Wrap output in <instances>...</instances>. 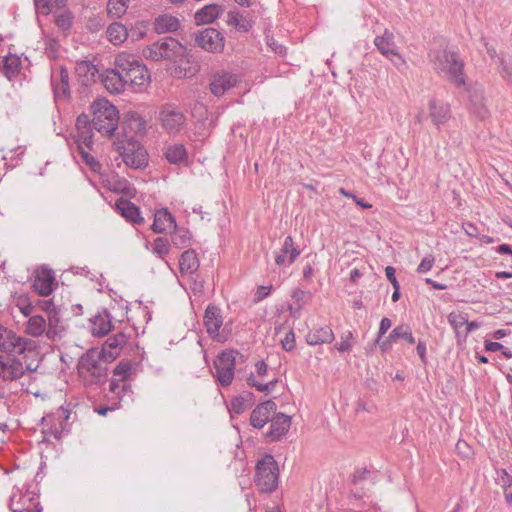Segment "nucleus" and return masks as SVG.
Returning <instances> with one entry per match:
<instances>
[{
    "label": "nucleus",
    "mask_w": 512,
    "mask_h": 512,
    "mask_svg": "<svg viewBox=\"0 0 512 512\" xmlns=\"http://www.w3.org/2000/svg\"><path fill=\"white\" fill-rule=\"evenodd\" d=\"M132 366L129 361H120L113 370V377L118 379L120 383H128L127 380L130 377Z\"/></svg>",
    "instance_id": "obj_46"
},
{
    "label": "nucleus",
    "mask_w": 512,
    "mask_h": 512,
    "mask_svg": "<svg viewBox=\"0 0 512 512\" xmlns=\"http://www.w3.org/2000/svg\"><path fill=\"white\" fill-rule=\"evenodd\" d=\"M46 326V320L42 315H34L29 318L26 331L29 335L38 337L46 331Z\"/></svg>",
    "instance_id": "obj_39"
},
{
    "label": "nucleus",
    "mask_w": 512,
    "mask_h": 512,
    "mask_svg": "<svg viewBox=\"0 0 512 512\" xmlns=\"http://www.w3.org/2000/svg\"><path fill=\"white\" fill-rule=\"evenodd\" d=\"M500 74L508 83H512V56L498 58Z\"/></svg>",
    "instance_id": "obj_52"
},
{
    "label": "nucleus",
    "mask_w": 512,
    "mask_h": 512,
    "mask_svg": "<svg viewBox=\"0 0 512 512\" xmlns=\"http://www.w3.org/2000/svg\"><path fill=\"white\" fill-rule=\"evenodd\" d=\"M237 83L235 75L229 72H222L214 75L210 83V91L213 95L220 97Z\"/></svg>",
    "instance_id": "obj_23"
},
{
    "label": "nucleus",
    "mask_w": 512,
    "mask_h": 512,
    "mask_svg": "<svg viewBox=\"0 0 512 512\" xmlns=\"http://www.w3.org/2000/svg\"><path fill=\"white\" fill-rule=\"evenodd\" d=\"M165 157L171 164H180L187 160V150L183 144H173L167 147Z\"/></svg>",
    "instance_id": "obj_38"
},
{
    "label": "nucleus",
    "mask_w": 512,
    "mask_h": 512,
    "mask_svg": "<svg viewBox=\"0 0 512 512\" xmlns=\"http://www.w3.org/2000/svg\"><path fill=\"white\" fill-rule=\"evenodd\" d=\"M14 303L26 317L30 316L34 311V300L27 294H15Z\"/></svg>",
    "instance_id": "obj_44"
},
{
    "label": "nucleus",
    "mask_w": 512,
    "mask_h": 512,
    "mask_svg": "<svg viewBox=\"0 0 512 512\" xmlns=\"http://www.w3.org/2000/svg\"><path fill=\"white\" fill-rule=\"evenodd\" d=\"M107 38L113 45H120L129 37L127 27L120 22L111 23L106 30Z\"/></svg>",
    "instance_id": "obj_33"
},
{
    "label": "nucleus",
    "mask_w": 512,
    "mask_h": 512,
    "mask_svg": "<svg viewBox=\"0 0 512 512\" xmlns=\"http://www.w3.org/2000/svg\"><path fill=\"white\" fill-rule=\"evenodd\" d=\"M112 329V321L110 313L103 310L91 318V333L93 336L103 337L107 335Z\"/></svg>",
    "instance_id": "obj_29"
},
{
    "label": "nucleus",
    "mask_w": 512,
    "mask_h": 512,
    "mask_svg": "<svg viewBox=\"0 0 512 512\" xmlns=\"http://www.w3.org/2000/svg\"><path fill=\"white\" fill-rule=\"evenodd\" d=\"M158 42L161 45L162 60L176 62L186 55V47L173 37H164Z\"/></svg>",
    "instance_id": "obj_19"
},
{
    "label": "nucleus",
    "mask_w": 512,
    "mask_h": 512,
    "mask_svg": "<svg viewBox=\"0 0 512 512\" xmlns=\"http://www.w3.org/2000/svg\"><path fill=\"white\" fill-rule=\"evenodd\" d=\"M109 394L108 401L115 403L118 408L122 404H129L133 402V390L130 383H120L118 379L111 378L109 381Z\"/></svg>",
    "instance_id": "obj_15"
},
{
    "label": "nucleus",
    "mask_w": 512,
    "mask_h": 512,
    "mask_svg": "<svg viewBox=\"0 0 512 512\" xmlns=\"http://www.w3.org/2000/svg\"><path fill=\"white\" fill-rule=\"evenodd\" d=\"M399 339H403L411 345L416 342L412 329L408 324L398 325L390 332V340L397 341Z\"/></svg>",
    "instance_id": "obj_43"
},
{
    "label": "nucleus",
    "mask_w": 512,
    "mask_h": 512,
    "mask_svg": "<svg viewBox=\"0 0 512 512\" xmlns=\"http://www.w3.org/2000/svg\"><path fill=\"white\" fill-rule=\"evenodd\" d=\"M429 59L435 72L457 88H466L464 61L455 51L447 48L432 50Z\"/></svg>",
    "instance_id": "obj_1"
},
{
    "label": "nucleus",
    "mask_w": 512,
    "mask_h": 512,
    "mask_svg": "<svg viewBox=\"0 0 512 512\" xmlns=\"http://www.w3.org/2000/svg\"><path fill=\"white\" fill-rule=\"evenodd\" d=\"M115 146L125 165L133 169H142L148 165L147 151L134 138L118 139Z\"/></svg>",
    "instance_id": "obj_8"
},
{
    "label": "nucleus",
    "mask_w": 512,
    "mask_h": 512,
    "mask_svg": "<svg viewBox=\"0 0 512 512\" xmlns=\"http://www.w3.org/2000/svg\"><path fill=\"white\" fill-rule=\"evenodd\" d=\"M353 333L351 331H347L341 335V342L335 346V348L340 352H349L353 348Z\"/></svg>",
    "instance_id": "obj_55"
},
{
    "label": "nucleus",
    "mask_w": 512,
    "mask_h": 512,
    "mask_svg": "<svg viewBox=\"0 0 512 512\" xmlns=\"http://www.w3.org/2000/svg\"><path fill=\"white\" fill-rule=\"evenodd\" d=\"M334 339V332L329 325L313 326L306 335V342L310 346L328 344Z\"/></svg>",
    "instance_id": "obj_24"
},
{
    "label": "nucleus",
    "mask_w": 512,
    "mask_h": 512,
    "mask_svg": "<svg viewBox=\"0 0 512 512\" xmlns=\"http://www.w3.org/2000/svg\"><path fill=\"white\" fill-rule=\"evenodd\" d=\"M116 208L121 216L132 224L140 225L144 223V218L141 216L139 207L131 201L120 199L116 202Z\"/></svg>",
    "instance_id": "obj_28"
},
{
    "label": "nucleus",
    "mask_w": 512,
    "mask_h": 512,
    "mask_svg": "<svg viewBox=\"0 0 512 512\" xmlns=\"http://www.w3.org/2000/svg\"><path fill=\"white\" fill-rule=\"evenodd\" d=\"M374 45L377 47L378 51L383 55L387 56L390 51H393L397 48L394 35L392 32L387 29L380 36H376L374 39Z\"/></svg>",
    "instance_id": "obj_36"
},
{
    "label": "nucleus",
    "mask_w": 512,
    "mask_h": 512,
    "mask_svg": "<svg viewBox=\"0 0 512 512\" xmlns=\"http://www.w3.org/2000/svg\"><path fill=\"white\" fill-rule=\"evenodd\" d=\"M128 33L133 41H138L145 37L146 29L142 23H137L135 26L131 27L130 30H128Z\"/></svg>",
    "instance_id": "obj_62"
},
{
    "label": "nucleus",
    "mask_w": 512,
    "mask_h": 512,
    "mask_svg": "<svg viewBox=\"0 0 512 512\" xmlns=\"http://www.w3.org/2000/svg\"><path fill=\"white\" fill-rule=\"evenodd\" d=\"M128 339L129 336L126 333L118 332L113 336H110L99 350H104L105 354H115L117 358L119 355V349L127 343Z\"/></svg>",
    "instance_id": "obj_34"
},
{
    "label": "nucleus",
    "mask_w": 512,
    "mask_h": 512,
    "mask_svg": "<svg viewBox=\"0 0 512 512\" xmlns=\"http://www.w3.org/2000/svg\"><path fill=\"white\" fill-rule=\"evenodd\" d=\"M236 356L234 351H223L214 360V377L223 387L231 385L235 374Z\"/></svg>",
    "instance_id": "obj_11"
},
{
    "label": "nucleus",
    "mask_w": 512,
    "mask_h": 512,
    "mask_svg": "<svg viewBox=\"0 0 512 512\" xmlns=\"http://www.w3.org/2000/svg\"><path fill=\"white\" fill-rule=\"evenodd\" d=\"M102 83L107 91L112 94L122 93L126 88V83L119 67L107 69L101 75Z\"/></svg>",
    "instance_id": "obj_20"
},
{
    "label": "nucleus",
    "mask_w": 512,
    "mask_h": 512,
    "mask_svg": "<svg viewBox=\"0 0 512 512\" xmlns=\"http://www.w3.org/2000/svg\"><path fill=\"white\" fill-rule=\"evenodd\" d=\"M448 323L455 331L458 342H461L462 335L460 329L467 323V314L462 312H451L447 316Z\"/></svg>",
    "instance_id": "obj_41"
},
{
    "label": "nucleus",
    "mask_w": 512,
    "mask_h": 512,
    "mask_svg": "<svg viewBox=\"0 0 512 512\" xmlns=\"http://www.w3.org/2000/svg\"><path fill=\"white\" fill-rule=\"evenodd\" d=\"M372 472L368 470L367 468H361L354 472L352 476V483L353 485H362L363 482L370 479L371 484H374V479L371 478Z\"/></svg>",
    "instance_id": "obj_57"
},
{
    "label": "nucleus",
    "mask_w": 512,
    "mask_h": 512,
    "mask_svg": "<svg viewBox=\"0 0 512 512\" xmlns=\"http://www.w3.org/2000/svg\"><path fill=\"white\" fill-rule=\"evenodd\" d=\"M301 251L295 246L292 236H286L280 252L275 256V263L278 266H290L299 257Z\"/></svg>",
    "instance_id": "obj_21"
},
{
    "label": "nucleus",
    "mask_w": 512,
    "mask_h": 512,
    "mask_svg": "<svg viewBox=\"0 0 512 512\" xmlns=\"http://www.w3.org/2000/svg\"><path fill=\"white\" fill-rule=\"evenodd\" d=\"M76 72L78 76L85 77L87 81L92 80L98 72L96 66L89 61H82L77 64Z\"/></svg>",
    "instance_id": "obj_50"
},
{
    "label": "nucleus",
    "mask_w": 512,
    "mask_h": 512,
    "mask_svg": "<svg viewBox=\"0 0 512 512\" xmlns=\"http://www.w3.org/2000/svg\"><path fill=\"white\" fill-rule=\"evenodd\" d=\"M246 382L250 387H254L258 392H272L278 382L277 378L272 379L267 383H262L256 379V376L251 373L247 378Z\"/></svg>",
    "instance_id": "obj_45"
},
{
    "label": "nucleus",
    "mask_w": 512,
    "mask_h": 512,
    "mask_svg": "<svg viewBox=\"0 0 512 512\" xmlns=\"http://www.w3.org/2000/svg\"><path fill=\"white\" fill-rule=\"evenodd\" d=\"M226 23L229 26H233L239 32L247 33L253 28L255 19L250 13L244 14L237 8H234L228 11Z\"/></svg>",
    "instance_id": "obj_22"
},
{
    "label": "nucleus",
    "mask_w": 512,
    "mask_h": 512,
    "mask_svg": "<svg viewBox=\"0 0 512 512\" xmlns=\"http://www.w3.org/2000/svg\"><path fill=\"white\" fill-rule=\"evenodd\" d=\"M161 127L170 136L180 134L186 127L187 118L184 112L174 104H165L159 111Z\"/></svg>",
    "instance_id": "obj_10"
},
{
    "label": "nucleus",
    "mask_w": 512,
    "mask_h": 512,
    "mask_svg": "<svg viewBox=\"0 0 512 512\" xmlns=\"http://www.w3.org/2000/svg\"><path fill=\"white\" fill-rule=\"evenodd\" d=\"M281 345H282V348L287 352L294 350L295 345H296V340H295V333L292 329L289 330L286 333L285 337L281 340Z\"/></svg>",
    "instance_id": "obj_61"
},
{
    "label": "nucleus",
    "mask_w": 512,
    "mask_h": 512,
    "mask_svg": "<svg viewBox=\"0 0 512 512\" xmlns=\"http://www.w3.org/2000/svg\"><path fill=\"white\" fill-rule=\"evenodd\" d=\"M291 417L284 413H274L270 419V427L266 432V438L269 442L279 441L290 429Z\"/></svg>",
    "instance_id": "obj_16"
},
{
    "label": "nucleus",
    "mask_w": 512,
    "mask_h": 512,
    "mask_svg": "<svg viewBox=\"0 0 512 512\" xmlns=\"http://www.w3.org/2000/svg\"><path fill=\"white\" fill-rule=\"evenodd\" d=\"M495 483L499 485L503 491L512 490V475L505 468L495 469Z\"/></svg>",
    "instance_id": "obj_49"
},
{
    "label": "nucleus",
    "mask_w": 512,
    "mask_h": 512,
    "mask_svg": "<svg viewBox=\"0 0 512 512\" xmlns=\"http://www.w3.org/2000/svg\"><path fill=\"white\" fill-rule=\"evenodd\" d=\"M115 359V354H105L104 350H99L97 347L90 348L78 361L79 374L92 377V383H105L108 379V364Z\"/></svg>",
    "instance_id": "obj_2"
},
{
    "label": "nucleus",
    "mask_w": 512,
    "mask_h": 512,
    "mask_svg": "<svg viewBox=\"0 0 512 512\" xmlns=\"http://www.w3.org/2000/svg\"><path fill=\"white\" fill-rule=\"evenodd\" d=\"M93 136V130H85V132L77 133L75 142L78 151H81V148L90 150L93 145Z\"/></svg>",
    "instance_id": "obj_51"
},
{
    "label": "nucleus",
    "mask_w": 512,
    "mask_h": 512,
    "mask_svg": "<svg viewBox=\"0 0 512 512\" xmlns=\"http://www.w3.org/2000/svg\"><path fill=\"white\" fill-rule=\"evenodd\" d=\"M129 7V0H108L107 13L111 18L123 17Z\"/></svg>",
    "instance_id": "obj_42"
},
{
    "label": "nucleus",
    "mask_w": 512,
    "mask_h": 512,
    "mask_svg": "<svg viewBox=\"0 0 512 512\" xmlns=\"http://www.w3.org/2000/svg\"><path fill=\"white\" fill-rule=\"evenodd\" d=\"M175 217L168 211L167 208L156 210L154 213V221L151 229L155 233H165L168 230L176 228Z\"/></svg>",
    "instance_id": "obj_25"
},
{
    "label": "nucleus",
    "mask_w": 512,
    "mask_h": 512,
    "mask_svg": "<svg viewBox=\"0 0 512 512\" xmlns=\"http://www.w3.org/2000/svg\"><path fill=\"white\" fill-rule=\"evenodd\" d=\"M51 86L56 102L70 99L69 73L65 66L60 65L58 71L52 73Z\"/></svg>",
    "instance_id": "obj_14"
},
{
    "label": "nucleus",
    "mask_w": 512,
    "mask_h": 512,
    "mask_svg": "<svg viewBox=\"0 0 512 512\" xmlns=\"http://www.w3.org/2000/svg\"><path fill=\"white\" fill-rule=\"evenodd\" d=\"M429 115L432 122L440 127L451 117L450 106L447 103L432 99L429 102Z\"/></svg>",
    "instance_id": "obj_26"
},
{
    "label": "nucleus",
    "mask_w": 512,
    "mask_h": 512,
    "mask_svg": "<svg viewBox=\"0 0 512 512\" xmlns=\"http://www.w3.org/2000/svg\"><path fill=\"white\" fill-rule=\"evenodd\" d=\"M291 298L296 302V305L302 304V307H304V305L311 300L312 294L309 291L297 287L292 290Z\"/></svg>",
    "instance_id": "obj_56"
},
{
    "label": "nucleus",
    "mask_w": 512,
    "mask_h": 512,
    "mask_svg": "<svg viewBox=\"0 0 512 512\" xmlns=\"http://www.w3.org/2000/svg\"><path fill=\"white\" fill-rule=\"evenodd\" d=\"M55 282L54 272L46 267L36 271L32 287L40 296H48L53 291Z\"/></svg>",
    "instance_id": "obj_18"
},
{
    "label": "nucleus",
    "mask_w": 512,
    "mask_h": 512,
    "mask_svg": "<svg viewBox=\"0 0 512 512\" xmlns=\"http://www.w3.org/2000/svg\"><path fill=\"white\" fill-rule=\"evenodd\" d=\"M79 154L83 162L93 171L98 172L101 169V164L89 153V150L81 148Z\"/></svg>",
    "instance_id": "obj_58"
},
{
    "label": "nucleus",
    "mask_w": 512,
    "mask_h": 512,
    "mask_svg": "<svg viewBox=\"0 0 512 512\" xmlns=\"http://www.w3.org/2000/svg\"><path fill=\"white\" fill-rule=\"evenodd\" d=\"M481 99L482 98L480 97L478 102L475 101L472 103L471 110L478 118L483 120L489 116V111L485 105H483Z\"/></svg>",
    "instance_id": "obj_63"
},
{
    "label": "nucleus",
    "mask_w": 512,
    "mask_h": 512,
    "mask_svg": "<svg viewBox=\"0 0 512 512\" xmlns=\"http://www.w3.org/2000/svg\"><path fill=\"white\" fill-rule=\"evenodd\" d=\"M38 368L37 357H20L17 352L0 353V378L3 381H14L26 372H34Z\"/></svg>",
    "instance_id": "obj_5"
},
{
    "label": "nucleus",
    "mask_w": 512,
    "mask_h": 512,
    "mask_svg": "<svg viewBox=\"0 0 512 512\" xmlns=\"http://www.w3.org/2000/svg\"><path fill=\"white\" fill-rule=\"evenodd\" d=\"M254 403V394L249 391H244L240 395L234 397L230 402V411L235 414H242L245 410L250 408Z\"/></svg>",
    "instance_id": "obj_35"
},
{
    "label": "nucleus",
    "mask_w": 512,
    "mask_h": 512,
    "mask_svg": "<svg viewBox=\"0 0 512 512\" xmlns=\"http://www.w3.org/2000/svg\"><path fill=\"white\" fill-rule=\"evenodd\" d=\"M70 414L71 412L67 408L63 406L59 407L56 415L58 419L61 420L60 428L55 427V430L52 432L56 439H60L63 432L67 433L69 431L67 428V421L70 418Z\"/></svg>",
    "instance_id": "obj_47"
},
{
    "label": "nucleus",
    "mask_w": 512,
    "mask_h": 512,
    "mask_svg": "<svg viewBox=\"0 0 512 512\" xmlns=\"http://www.w3.org/2000/svg\"><path fill=\"white\" fill-rule=\"evenodd\" d=\"M224 12V7L218 4H208L196 11L194 20L197 25H205L214 22Z\"/></svg>",
    "instance_id": "obj_27"
},
{
    "label": "nucleus",
    "mask_w": 512,
    "mask_h": 512,
    "mask_svg": "<svg viewBox=\"0 0 512 512\" xmlns=\"http://www.w3.org/2000/svg\"><path fill=\"white\" fill-rule=\"evenodd\" d=\"M277 405L273 400L259 403L251 412L250 424L256 429H262L276 412Z\"/></svg>",
    "instance_id": "obj_17"
},
{
    "label": "nucleus",
    "mask_w": 512,
    "mask_h": 512,
    "mask_svg": "<svg viewBox=\"0 0 512 512\" xmlns=\"http://www.w3.org/2000/svg\"><path fill=\"white\" fill-rule=\"evenodd\" d=\"M33 484L25 483L22 488L14 487L9 501L12 512H42L38 494L31 490Z\"/></svg>",
    "instance_id": "obj_9"
},
{
    "label": "nucleus",
    "mask_w": 512,
    "mask_h": 512,
    "mask_svg": "<svg viewBox=\"0 0 512 512\" xmlns=\"http://www.w3.org/2000/svg\"><path fill=\"white\" fill-rule=\"evenodd\" d=\"M174 233L171 237V240H172V244L179 248V249H182V248H185V247H188L191 243V239H192V234L191 232L186 229V228H178L176 226L175 229H173Z\"/></svg>",
    "instance_id": "obj_40"
},
{
    "label": "nucleus",
    "mask_w": 512,
    "mask_h": 512,
    "mask_svg": "<svg viewBox=\"0 0 512 512\" xmlns=\"http://www.w3.org/2000/svg\"><path fill=\"white\" fill-rule=\"evenodd\" d=\"M194 40L198 47L210 53L222 52L225 46L223 34L212 27L196 32Z\"/></svg>",
    "instance_id": "obj_12"
},
{
    "label": "nucleus",
    "mask_w": 512,
    "mask_h": 512,
    "mask_svg": "<svg viewBox=\"0 0 512 512\" xmlns=\"http://www.w3.org/2000/svg\"><path fill=\"white\" fill-rule=\"evenodd\" d=\"M21 69V59L16 54L9 53L0 59V70L11 81Z\"/></svg>",
    "instance_id": "obj_31"
},
{
    "label": "nucleus",
    "mask_w": 512,
    "mask_h": 512,
    "mask_svg": "<svg viewBox=\"0 0 512 512\" xmlns=\"http://www.w3.org/2000/svg\"><path fill=\"white\" fill-rule=\"evenodd\" d=\"M37 349L36 341L22 337L0 324V353L17 352L20 357H37Z\"/></svg>",
    "instance_id": "obj_6"
},
{
    "label": "nucleus",
    "mask_w": 512,
    "mask_h": 512,
    "mask_svg": "<svg viewBox=\"0 0 512 512\" xmlns=\"http://www.w3.org/2000/svg\"><path fill=\"white\" fill-rule=\"evenodd\" d=\"M115 66L119 67L126 86L133 92H141L148 86L150 74L146 65L137 56L121 53L115 59Z\"/></svg>",
    "instance_id": "obj_3"
},
{
    "label": "nucleus",
    "mask_w": 512,
    "mask_h": 512,
    "mask_svg": "<svg viewBox=\"0 0 512 512\" xmlns=\"http://www.w3.org/2000/svg\"><path fill=\"white\" fill-rule=\"evenodd\" d=\"M47 317L48 329L46 334L49 338H55L64 330V326L60 318V309L57 307L54 308L51 312L47 314Z\"/></svg>",
    "instance_id": "obj_37"
},
{
    "label": "nucleus",
    "mask_w": 512,
    "mask_h": 512,
    "mask_svg": "<svg viewBox=\"0 0 512 512\" xmlns=\"http://www.w3.org/2000/svg\"><path fill=\"white\" fill-rule=\"evenodd\" d=\"M433 264H434V257L432 255H427L421 260L420 264L418 265L417 272L418 273H427L432 269Z\"/></svg>",
    "instance_id": "obj_64"
},
{
    "label": "nucleus",
    "mask_w": 512,
    "mask_h": 512,
    "mask_svg": "<svg viewBox=\"0 0 512 512\" xmlns=\"http://www.w3.org/2000/svg\"><path fill=\"white\" fill-rule=\"evenodd\" d=\"M200 263L195 250L184 251L179 258V269L182 275L193 274L199 269Z\"/></svg>",
    "instance_id": "obj_30"
},
{
    "label": "nucleus",
    "mask_w": 512,
    "mask_h": 512,
    "mask_svg": "<svg viewBox=\"0 0 512 512\" xmlns=\"http://www.w3.org/2000/svg\"><path fill=\"white\" fill-rule=\"evenodd\" d=\"M170 247L171 245L167 238L157 237L154 240L152 253L155 254L160 259H164L169 254Z\"/></svg>",
    "instance_id": "obj_48"
},
{
    "label": "nucleus",
    "mask_w": 512,
    "mask_h": 512,
    "mask_svg": "<svg viewBox=\"0 0 512 512\" xmlns=\"http://www.w3.org/2000/svg\"><path fill=\"white\" fill-rule=\"evenodd\" d=\"M204 325L208 335L218 342H224L226 337L220 334V328L223 325V317L220 308L214 304H209L204 313Z\"/></svg>",
    "instance_id": "obj_13"
},
{
    "label": "nucleus",
    "mask_w": 512,
    "mask_h": 512,
    "mask_svg": "<svg viewBox=\"0 0 512 512\" xmlns=\"http://www.w3.org/2000/svg\"><path fill=\"white\" fill-rule=\"evenodd\" d=\"M93 114L92 124L95 130L105 136L115 132L119 121V111L107 99L98 98L91 104Z\"/></svg>",
    "instance_id": "obj_4"
},
{
    "label": "nucleus",
    "mask_w": 512,
    "mask_h": 512,
    "mask_svg": "<svg viewBox=\"0 0 512 512\" xmlns=\"http://www.w3.org/2000/svg\"><path fill=\"white\" fill-rule=\"evenodd\" d=\"M92 120H90L87 114H80L76 119V130L77 133L85 132V130H93Z\"/></svg>",
    "instance_id": "obj_59"
},
{
    "label": "nucleus",
    "mask_w": 512,
    "mask_h": 512,
    "mask_svg": "<svg viewBox=\"0 0 512 512\" xmlns=\"http://www.w3.org/2000/svg\"><path fill=\"white\" fill-rule=\"evenodd\" d=\"M73 22V16L71 12L65 11L55 16V24L62 31L70 30Z\"/></svg>",
    "instance_id": "obj_54"
},
{
    "label": "nucleus",
    "mask_w": 512,
    "mask_h": 512,
    "mask_svg": "<svg viewBox=\"0 0 512 512\" xmlns=\"http://www.w3.org/2000/svg\"><path fill=\"white\" fill-rule=\"evenodd\" d=\"M389 61L393 63V65L401 70L406 68L407 63L406 60L403 58V56L398 52V49H394L393 51H390V53L385 56Z\"/></svg>",
    "instance_id": "obj_60"
},
{
    "label": "nucleus",
    "mask_w": 512,
    "mask_h": 512,
    "mask_svg": "<svg viewBox=\"0 0 512 512\" xmlns=\"http://www.w3.org/2000/svg\"><path fill=\"white\" fill-rule=\"evenodd\" d=\"M179 27V19L170 14L160 15L154 21V30L157 34L175 32L179 29Z\"/></svg>",
    "instance_id": "obj_32"
},
{
    "label": "nucleus",
    "mask_w": 512,
    "mask_h": 512,
    "mask_svg": "<svg viewBox=\"0 0 512 512\" xmlns=\"http://www.w3.org/2000/svg\"><path fill=\"white\" fill-rule=\"evenodd\" d=\"M160 51L161 45L156 41L143 49V56L148 60L160 61L163 58V54Z\"/></svg>",
    "instance_id": "obj_53"
},
{
    "label": "nucleus",
    "mask_w": 512,
    "mask_h": 512,
    "mask_svg": "<svg viewBox=\"0 0 512 512\" xmlns=\"http://www.w3.org/2000/svg\"><path fill=\"white\" fill-rule=\"evenodd\" d=\"M279 467L274 457L266 454L257 461L254 483L261 493H272L278 487Z\"/></svg>",
    "instance_id": "obj_7"
}]
</instances>
